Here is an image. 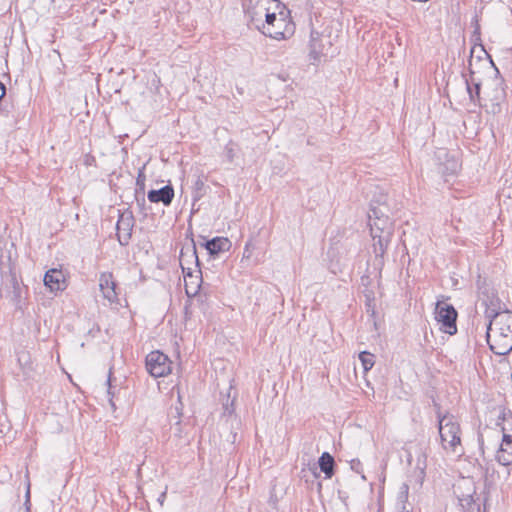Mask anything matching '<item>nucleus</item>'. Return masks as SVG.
I'll list each match as a JSON object with an SVG mask.
<instances>
[{"label":"nucleus","instance_id":"obj_36","mask_svg":"<svg viewBox=\"0 0 512 512\" xmlns=\"http://www.w3.org/2000/svg\"><path fill=\"white\" fill-rule=\"evenodd\" d=\"M29 499H30V488L28 487L27 492H26V503L29 502Z\"/></svg>","mask_w":512,"mask_h":512},{"label":"nucleus","instance_id":"obj_1","mask_svg":"<svg viewBox=\"0 0 512 512\" xmlns=\"http://www.w3.org/2000/svg\"><path fill=\"white\" fill-rule=\"evenodd\" d=\"M438 430L441 439V445L447 452L458 453L461 455V427L454 415L438 414Z\"/></svg>","mask_w":512,"mask_h":512},{"label":"nucleus","instance_id":"obj_17","mask_svg":"<svg viewBox=\"0 0 512 512\" xmlns=\"http://www.w3.org/2000/svg\"><path fill=\"white\" fill-rule=\"evenodd\" d=\"M371 236L374 241L373 248L376 258H383L393 234L371 233Z\"/></svg>","mask_w":512,"mask_h":512},{"label":"nucleus","instance_id":"obj_12","mask_svg":"<svg viewBox=\"0 0 512 512\" xmlns=\"http://www.w3.org/2000/svg\"><path fill=\"white\" fill-rule=\"evenodd\" d=\"M147 197L152 203H163L169 206L174 198V189L171 185H166L158 190H150Z\"/></svg>","mask_w":512,"mask_h":512},{"label":"nucleus","instance_id":"obj_10","mask_svg":"<svg viewBox=\"0 0 512 512\" xmlns=\"http://www.w3.org/2000/svg\"><path fill=\"white\" fill-rule=\"evenodd\" d=\"M503 85V79L497 77L495 80V88L492 93L488 94L489 101L491 103L489 111L493 114L501 112V103L506 98V91Z\"/></svg>","mask_w":512,"mask_h":512},{"label":"nucleus","instance_id":"obj_23","mask_svg":"<svg viewBox=\"0 0 512 512\" xmlns=\"http://www.w3.org/2000/svg\"><path fill=\"white\" fill-rule=\"evenodd\" d=\"M479 498L475 499L474 496L461 498L459 505L463 512H480Z\"/></svg>","mask_w":512,"mask_h":512},{"label":"nucleus","instance_id":"obj_4","mask_svg":"<svg viewBox=\"0 0 512 512\" xmlns=\"http://www.w3.org/2000/svg\"><path fill=\"white\" fill-rule=\"evenodd\" d=\"M272 5L280 8V1L278 0H249L248 5L245 7V15L248 19V24L255 28L262 25V19L266 13L272 10Z\"/></svg>","mask_w":512,"mask_h":512},{"label":"nucleus","instance_id":"obj_40","mask_svg":"<svg viewBox=\"0 0 512 512\" xmlns=\"http://www.w3.org/2000/svg\"><path fill=\"white\" fill-rule=\"evenodd\" d=\"M485 107H486V108H488V110H487V111H488V112H490V111H489V110H490V106H489L488 104H485Z\"/></svg>","mask_w":512,"mask_h":512},{"label":"nucleus","instance_id":"obj_2","mask_svg":"<svg viewBox=\"0 0 512 512\" xmlns=\"http://www.w3.org/2000/svg\"><path fill=\"white\" fill-rule=\"evenodd\" d=\"M392 210L390 206L381 205L368 213L371 233L393 234L394 224L391 219Z\"/></svg>","mask_w":512,"mask_h":512},{"label":"nucleus","instance_id":"obj_18","mask_svg":"<svg viewBox=\"0 0 512 512\" xmlns=\"http://www.w3.org/2000/svg\"><path fill=\"white\" fill-rule=\"evenodd\" d=\"M454 494L458 501H460L461 498L475 496L476 488L473 481L469 479H462L459 481L454 485Z\"/></svg>","mask_w":512,"mask_h":512},{"label":"nucleus","instance_id":"obj_37","mask_svg":"<svg viewBox=\"0 0 512 512\" xmlns=\"http://www.w3.org/2000/svg\"><path fill=\"white\" fill-rule=\"evenodd\" d=\"M142 176H143V174H142V172H140L138 175V178H137V184H140V182L143 183V180L141 179Z\"/></svg>","mask_w":512,"mask_h":512},{"label":"nucleus","instance_id":"obj_21","mask_svg":"<svg viewBox=\"0 0 512 512\" xmlns=\"http://www.w3.org/2000/svg\"><path fill=\"white\" fill-rule=\"evenodd\" d=\"M466 85H467V92L469 94L470 101L474 105L482 106L481 97H480L481 83L475 82L474 78L471 76L470 80H468V79L466 80Z\"/></svg>","mask_w":512,"mask_h":512},{"label":"nucleus","instance_id":"obj_43","mask_svg":"<svg viewBox=\"0 0 512 512\" xmlns=\"http://www.w3.org/2000/svg\"><path fill=\"white\" fill-rule=\"evenodd\" d=\"M510 319H512V315H508L507 322H509Z\"/></svg>","mask_w":512,"mask_h":512},{"label":"nucleus","instance_id":"obj_14","mask_svg":"<svg viewBox=\"0 0 512 512\" xmlns=\"http://www.w3.org/2000/svg\"><path fill=\"white\" fill-rule=\"evenodd\" d=\"M490 350L496 355H507L512 351V337L501 332L494 343H489Z\"/></svg>","mask_w":512,"mask_h":512},{"label":"nucleus","instance_id":"obj_27","mask_svg":"<svg viewBox=\"0 0 512 512\" xmlns=\"http://www.w3.org/2000/svg\"><path fill=\"white\" fill-rule=\"evenodd\" d=\"M281 15V17H278L277 20L275 21V28L274 29H279V30H285V29H288L289 32H287V36L292 34V27L290 24H287L286 23V19L283 17V12L281 11L279 13Z\"/></svg>","mask_w":512,"mask_h":512},{"label":"nucleus","instance_id":"obj_22","mask_svg":"<svg viewBox=\"0 0 512 512\" xmlns=\"http://www.w3.org/2000/svg\"><path fill=\"white\" fill-rule=\"evenodd\" d=\"M381 205L390 206L388 203V195L384 193L382 189L376 187L370 200L369 213H373L374 208L377 206L380 207Z\"/></svg>","mask_w":512,"mask_h":512},{"label":"nucleus","instance_id":"obj_19","mask_svg":"<svg viewBox=\"0 0 512 512\" xmlns=\"http://www.w3.org/2000/svg\"><path fill=\"white\" fill-rule=\"evenodd\" d=\"M320 470L325 474L326 479H331L335 473V460L328 452H323L318 460Z\"/></svg>","mask_w":512,"mask_h":512},{"label":"nucleus","instance_id":"obj_33","mask_svg":"<svg viewBox=\"0 0 512 512\" xmlns=\"http://www.w3.org/2000/svg\"><path fill=\"white\" fill-rule=\"evenodd\" d=\"M165 498H166V491L162 492L158 498V502L160 503V505H163Z\"/></svg>","mask_w":512,"mask_h":512},{"label":"nucleus","instance_id":"obj_13","mask_svg":"<svg viewBox=\"0 0 512 512\" xmlns=\"http://www.w3.org/2000/svg\"><path fill=\"white\" fill-rule=\"evenodd\" d=\"M100 290L108 301L114 302L117 300L116 283L113 280L111 273H102L99 278Z\"/></svg>","mask_w":512,"mask_h":512},{"label":"nucleus","instance_id":"obj_30","mask_svg":"<svg viewBox=\"0 0 512 512\" xmlns=\"http://www.w3.org/2000/svg\"><path fill=\"white\" fill-rule=\"evenodd\" d=\"M223 408H224L225 413L232 414L234 412L233 401L230 404H228V403L223 404Z\"/></svg>","mask_w":512,"mask_h":512},{"label":"nucleus","instance_id":"obj_31","mask_svg":"<svg viewBox=\"0 0 512 512\" xmlns=\"http://www.w3.org/2000/svg\"><path fill=\"white\" fill-rule=\"evenodd\" d=\"M199 285H197L195 288H191L190 286L186 285V293L188 296L195 295L198 292Z\"/></svg>","mask_w":512,"mask_h":512},{"label":"nucleus","instance_id":"obj_7","mask_svg":"<svg viewBox=\"0 0 512 512\" xmlns=\"http://www.w3.org/2000/svg\"><path fill=\"white\" fill-rule=\"evenodd\" d=\"M331 47L332 43L329 36H323L314 30L311 31L310 55L314 60H317L320 56H327Z\"/></svg>","mask_w":512,"mask_h":512},{"label":"nucleus","instance_id":"obj_35","mask_svg":"<svg viewBox=\"0 0 512 512\" xmlns=\"http://www.w3.org/2000/svg\"><path fill=\"white\" fill-rule=\"evenodd\" d=\"M11 281H12L14 292H16L18 290V288H19L18 282L15 279V277H12Z\"/></svg>","mask_w":512,"mask_h":512},{"label":"nucleus","instance_id":"obj_15","mask_svg":"<svg viewBox=\"0 0 512 512\" xmlns=\"http://www.w3.org/2000/svg\"><path fill=\"white\" fill-rule=\"evenodd\" d=\"M177 413L178 420L171 426L172 435L170 436V441L175 444L176 447H182L189 444V439L187 434L184 433L181 420H180V411L178 408H175Z\"/></svg>","mask_w":512,"mask_h":512},{"label":"nucleus","instance_id":"obj_3","mask_svg":"<svg viewBox=\"0 0 512 512\" xmlns=\"http://www.w3.org/2000/svg\"><path fill=\"white\" fill-rule=\"evenodd\" d=\"M458 312L454 306L446 301H438L435 307V319L440 323V330L449 335L457 333Z\"/></svg>","mask_w":512,"mask_h":512},{"label":"nucleus","instance_id":"obj_42","mask_svg":"<svg viewBox=\"0 0 512 512\" xmlns=\"http://www.w3.org/2000/svg\"><path fill=\"white\" fill-rule=\"evenodd\" d=\"M236 436H237V434H236V433H235V434H233V442H235Z\"/></svg>","mask_w":512,"mask_h":512},{"label":"nucleus","instance_id":"obj_41","mask_svg":"<svg viewBox=\"0 0 512 512\" xmlns=\"http://www.w3.org/2000/svg\"><path fill=\"white\" fill-rule=\"evenodd\" d=\"M485 107H486V108H488V110H487V111H488V112H490V111H489V110H490V106H489L488 104H485Z\"/></svg>","mask_w":512,"mask_h":512},{"label":"nucleus","instance_id":"obj_24","mask_svg":"<svg viewBox=\"0 0 512 512\" xmlns=\"http://www.w3.org/2000/svg\"><path fill=\"white\" fill-rule=\"evenodd\" d=\"M359 360L361 361L364 372H368L375 363L374 355L368 351H362L359 354Z\"/></svg>","mask_w":512,"mask_h":512},{"label":"nucleus","instance_id":"obj_39","mask_svg":"<svg viewBox=\"0 0 512 512\" xmlns=\"http://www.w3.org/2000/svg\"><path fill=\"white\" fill-rule=\"evenodd\" d=\"M475 33L479 34V26H476Z\"/></svg>","mask_w":512,"mask_h":512},{"label":"nucleus","instance_id":"obj_8","mask_svg":"<svg viewBox=\"0 0 512 512\" xmlns=\"http://www.w3.org/2000/svg\"><path fill=\"white\" fill-rule=\"evenodd\" d=\"M277 15L275 11L270 10L266 13V16L262 19V25H259V28H257L259 31H261L265 36H268L270 38L276 39V40H282L287 38V32L288 29L285 30H279L274 29L275 27V21L277 20Z\"/></svg>","mask_w":512,"mask_h":512},{"label":"nucleus","instance_id":"obj_29","mask_svg":"<svg viewBox=\"0 0 512 512\" xmlns=\"http://www.w3.org/2000/svg\"><path fill=\"white\" fill-rule=\"evenodd\" d=\"M350 467L353 471H355L356 473H362L363 471V468H362V463L360 462L359 459H353L351 460L350 462Z\"/></svg>","mask_w":512,"mask_h":512},{"label":"nucleus","instance_id":"obj_26","mask_svg":"<svg viewBox=\"0 0 512 512\" xmlns=\"http://www.w3.org/2000/svg\"><path fill=\"white\" fill-rule=\"evenodd\" d=\"M236 147L233 141H229L224 147V156L229 163H232L236 157Z\"/></svg>","mask_w":512,"mask_h":512},{"label":"nucleus","instance_id":"obj_6","mask_svg":"<svg viewBox=\"0 0 512 512\" xmlns=\"http://www.w3.org/2000/svg\"><path fill=\"white\" fill-rule=\"evenodd\" d=\"M135 224L133 213L130 210H125L120 213L116 229L118 241L122 246L129 244L132 236V230Z\"/></svg>","mask_w":512,"mask_h":512},{"label":"nucleus","instance_id":"obj_11","mask_svg":"<svg viewBox=\"0 0 512 512\" xmlns=\"http://www.w3.org/2000/svg\"><path fill=\"white\" fill-rule=\"evenodd\" d=\"M496 459L503 466L512 464V434L503 433L502 442L497 451Z\"/></svg>","mask_w":512,"mask_h":512},{"label":"nucleus","instance_id":"obj_20","mask_svg":"<svg viewBox=\"0 0 512 512\" xmlns=\"http://www.w3.org/2000/svg\"><path fill=\"white\" fill-rule=\"evenodd\" d=\"M485 305V317L489 320L487 326V338L489 339V331L491 329L492 323L500 315V301L498 298L493 297L490 299V303H485Z\"/></svg>","mask_w":512,"mask_h":512},{"label":"nucleus","instance_id":"obj_32","mask_svg":"<svg viewBox=\"0 0 512 512\" xmlns=\"http://www.w3.org/2000/svg\"><path fill=\"white\" fill-rule=\"evenodd\" d=\"M111 371L109 372V377H108V380H107V383H108V394L109 395H113L111 389H112V384H111Z\"/></svg>","mask_w":512,"mask_h":512},{"label":"nucleus","instance_id":"obj_9","mask_svg":"<svg viewBox=\"0 0 512 512\" xmlns=\"http://www.w3.org/2000/svg\"><path fill=\"white\" fill-rule=\"evenodd\" d=\"M44 284L51 292L63 291L66 288V278L61 269H50L44 275Z\"/></svg>","mask_w":512,"mask_h":512},{"label":"nucleus","instance_id":"obj_25","mask_svg":"<svg viewBox=\"0 0 512 512\" xmlns=\"http://www.w3.org/2000/svg\"><path fill=\"white\" fill-rule=\"evenodd\" d=\"M205 194V183L198 177L193 186V200H200Z\"/></svg>","mask_w":512,"mask_h":512},{"label":"nucleus","instance_id":"obj_34","mask_svg":"<svg viewBox=\"0 0 512 512\" xmlns=\"http://www.w3.org/2000/svg\"><path fill=\"white\" fill-rule=\"evenodd\" d=\"M192 256L195 257L196 263L199 264V260H198L197 252H196V247H195L194 243L192 244Z\"/></svg>","mask_w":512,"mask_h":512},{"label":"nucleus","instance_id":"obj_5","mask_svg":"<svg viewBox=\"0 0 512 512\" xmlns=\"http://www.w3.org/2000/svg\"><path fill=\"white\" fill-rule=\"evenodd\" d=\"M146 369L155 378L163 377L171 372V361L164 353L152 351L146 356Z\"/></svg>","mask_w":512,"mask_h":512},{"label":"nucleus","instance_id":"obj_44","mask_svg":"<svg viewBox=\"0 0 512 512\" xmlns=\"http://www.w3.org/2000/svg\"><path fill=\"white\" fill-rule=\"evenodd\" d=\"M496 70V75L498 76L499 75V70L497 68H495Z\"/></svg>","mask_w":512,"mask_h":512},{"label":"nucleus","instance_id":"obj_38","mask_svg":"<svg viewBox=\"0 0 512 512\" xmlns=\"http://www.w3.org/2000/svg\"><path fill=\"white\" fill-rule=\"evenodd\" d=\"M251 243L250 242H247L246 245H245V252L249 250V247H250Z\"/></svg>","mask_w":512,"mask_h":512},{"label":"nucleus","instance_id":"obj_16","mask_svg":"<svg viewBox=\"0 0 512 512\" xmlns=\"http://www.w3.org/2000/svg\"><path fill=\"white\" fill-rule=\"evenodd\" d=\"M204 247L210 255L215 256L221 252L228 251L231 247V242L226 237H214L206 241Z\"/></svg>","mask_w":512,"mask_h":512},{"label":"nucleus","instance_id":"obj_28","mask_svg":"<svg viewBox=\"0 0 512 512\" xmlns=\"http://www.w3.org/2000/svg\"><path fill=\"white\" fill-rule=\"evenodd\" d=\"M502 196L512 200V181L510 183L505 182L502 188Z\"/></svg>","mask_w":512,"mask_h":512}]
</instances>
